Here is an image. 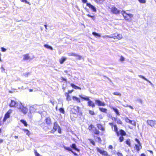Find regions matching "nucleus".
<instances>
[{
    "mask_svg": "<svg viewBox=\"0 0 156 156\" xmlns=\"http://www.w3.org/2000/svg\"><path fill=\"white\" fill-rule=\"evenodd\" d=\"M82 2L84 3H87V0H82Z\"/></svg>",
    "mask_w": 156,
    "mask_h": 156,
    "instance_id": "obj_54",
    "label": "nucleus"
},
{
    "mask_svg": "<svg viewBox=\"0 0 156 156\" xmlns=\"http://www.w3.org/2000/svg\"><path fill=\"white\" fill-rule=\"evenodd\" d=\"M21 2H25L26 3H28L27 0H20Z\"/></svg>",
    "mask_w": 156,
    "mask_h": 156,
    "instance_id": "obj_52",
    "label": "nucleus"
},
{
    "mask_svg": "<svg viewBox=\"0 0 156 156\" xmlns=\"http://www.w3.org/2000/svg\"><path fill=\"white\" fill-rule=\"evenodd\" d=\"M140 156H146V155L142 153L140 154Z\"/></svg>",
    "mask_w": 156,
    "mask_h": 156,
    "instance_id": "obj_57",
    "label": "nucleus"
},
{
    "mask_svg": "<svg viewBox=\"0 0 156 156\" xmlns=\"http://www.w3.org/2000/svg\"><path fill=\"white\" fill-rule=\"evenodd\" d=\"M66 58L65 57H62L59 60V62L60 63L62 64L66 61Z\"/></svg>",
    "mask_w": 156,
    "mask_h": 156,
    "instance_id": "obj_26",
    "label": "nucleus"
},
{
    "mask_svg": "<svg viewBox=\"0 0 156 156\" xmlns=\"http://www.w3.org/2000/svg\"><path fill=\"white\" fill-rule=\"evenodd\" d=\"M108 148L112 149L113 148L112 146V145H109L108 147Z\"/></svg>",
    "mask_w": 156,
    "mask_h": 156,
    "instance_id": "obj_50",
    "label": "nucleus"
},
{
    "mask_svg": "<svg viewBox=\"0 0 156 156\" xmlns=\"http://www.w3.org/2000/svg\"><path fill=\"white\" fill-rule=\"evenodd\" d=\"M139 2L142 4H145L146 2V0H138Z\"/></svg>",
    "mask_w": 156,
    "mask_h": 156,
    "instance_id": "obj_41",
    "label": "nucleus"
},
{
    "mask_svg": "<svg viewBox=\"0 0 156 156\" xmlns=\"http://www.w3.org/2000/svg\"><path fill=\"white\" fill-rule=\"evenodd\" d=\"M58 129V132L59 133H62V130H61V129L60 128V127H59L57 129Z\"/></svg>",
    "mask_w": 156,
    "mask_h": 156,
    "instance_id": "obj_47",
    "label": "nucleus"
},
{
    "mask_svg": "<svg viewBox=\"0 0 156 156\" xmlns=\"http://www.w3.org/2000/svg\"><path fill=\"white\" fill-rule=\"evenodd\" d=\"M96 126L99 129L102 131H105V128L102 124L100 123H98L97 124Z\"/></svg>",
    "mask_w": 156,
    "mask_h": 156,
    "instance_id": "obj_17",
    "label": "nucleus"
},
{
    "mask_svg": "<svg viewBox=\"0 0 156 156\" xmlns=\"http://www.w3.org/2000/svg\"><path fill=\"white\" fill-rule=\"evenodd\" d=\"M65 148L66 150L68 151H71V152L72 151V149L69 147H65Z\"/></svg>",
    "mask_w": 156,
    "mask_h": 156,
    "instance_id": "obj_43",
    "label": "nucleus"
},
{
    "mask_svg": "<svg viewBox=\"0 0 156 156\" xmlns=\"http://www.w3.org/2000/svg\"><path fill=\"white\" fill-rule=\"evenodd\" d=\"M112 120H113L114 121H117V119L115 117H113L112 118Z\"/></svg>",
    "mask_w": 156,
    "mask_h": 156,
    "instance_id": "obj_53",
    "label": "nucleus"
},
{
    "mask_svg": "<svg viewBox=\"0 0 156 156\" xmlns=\"http://www.w3.org/2000/svg\"><path fill=\"white\" fill-rule=\"evenodd\" d=\"M113 94L115 95L121 96V94L120 92H114L113 93Z\"/></svg>",
    "mask_w": 156,
    "mask_h": 156,
    "instance_id": "obj_38",
    "label": "nucleus"
},
{
    "mask_svg": "<svg viewBox=\"0 0 156 156\" xmlns=\"http://www.w3.org/2000/svg\"><path fill=\"white\" fill-rule=\"evenodd\" d=\"M60 127L57 122H54L53 128L50 131V133H54L56 131L58 128Z\"/></svg>",
    "mask_w": 156,
    "mask_h": 156,
    "instance_id": "obj_7",
    "label": "nucleus"
},
{
    "mask_svg": "<svg viewBox=\"0 0 156 156\" xmlns=\"http://www.w3.org/2000/svg\"><path fill=\"white\" fill-rule=\"evenodd\" d=\"M88 140L91 144L95 146V144L94 140L91 139H88Z\"/></svg>",
    "mask_w": 156,
    "mask_h": 156,
    "instance_id": "obj_37",
    "label": "nucleus"
},
{
    "mask_svg": "<svg viewBox=\"0 0 156 156\" xmlns=\"http://www.w3.org/2000/svg\"><path fill=\"white\" fill-rule=\"evenodd\" d=\"M80 97L83 100L86 101H88L87 105L88 106L92 108L95 107V104L92 101L90 100L89 97L87 96L84 97L81 95L80 96Z\"/></svg>",
    "mask_w": 156,
    "mask_h": 156,
    "instance_id": "obj_4",
    "label": "nucleus"
},
{
    "mask_svg": "<svg viewBox=\"0 0 156 156\" xmlns=\"http://www.w3.org/2000/svg\"><path fill=\"white\" fill-rule=\"evenodd\" d=\"M116 123L118 124L122 125L123 124L122 121L120 119L116 121Z\"/></svg>",
    "mask_w": 156,
    "mask_h": 156,
    "instance_id": "obj_39",
    "label": "nucleus"
},
{
    "mask_svg": "<svg viewBox=\"0 0 156 156\" xmlns=\"http://www.w3.org/2000/svg\"><path fill=\"white\" fill-rule=\"evenodd\" d=\"M122 14L124 19L127 21H131L133 17V15L132 14L127 13L125 11H122Z\"/></svg>",
    "mask_w": 156,
    "mask_h": 156,
    "instance_id": "obj_3",
    "label": "nucleus"
},
{
    "mask_svg": "<svg viewBox=\"0 0 156 156\" xmlns=\"http://www.w3.org/2000/svg\"><path fill=\"white\" fill-rule=\"evenodd\" d=\"M76 54H75V53H70L69 54V56H74V57H76Z\"/></svg>",
    "mask_w": 156,
    "mask_h": 156,
    "instance_id": "obj_44",
    "label": "nucleus"
},
{
    "mask_svg": "<svg viewBox=\"0 0 156 156\" xmlns=\"http://www.w3.org/2000/svg\"><path fill=\"white\" fill-rule=\"evenodd\" d=\"M72 98L74 101H76L79 103H80V99L79 98L75 96H73Z\"/></svg>",
    "mask_w": 156,
    "mask_h": 156,
    "instance_id": "obj_27",
    "label": "nucleus"
},
{
    "mask_svg": "<svg viewBox=\"0 0 156 156\" xmlns=\"http://www.w3.org/2000/svg\"><path fill=\"white\" fill-rule=\"evenodd\" d=\"M72 152L74 154V155H77V154H76V153L73 152V151H72Z\"/></svg>",
    "mask_w": 156,
    "mask_h": 156,
    "instance_id": "obj_60",
    "label": "nucleus"
},
{
    "mask_svg": "<svg viewBox=\"0 0 156 156\" xmlns=\"http://www.w3.org/2000/svg\"><path fill=\"white\" fill-rule=\"evenodd\" d=\"M29 91L30 92H32L33 91V90L30 89L29 90Z\"/></svg>",
    "mask_w": 156,
    "mask_h": 156,
    "instance_id": "obj_64",
    "label": "nucleus"
},
{
    "mask_svg": "<svg viewBox=\"0 0 156 156\" xmlns=\"http://www.w3.org/2000/svg\"><path fill=\"white\" fill-rule=\"evenodd\" d=\"M60 79L62 81H66V79L65 78H64L63 77H61L60 78Z\"/></svg>",
    "mask_w": 156,
    "mask_h": 156,
    "instance_id": "obj_45",
    "label": "nucleus"
},
{
    "mask_svg": "<svg viewBox=\"0 0 156 156\" xmlns=\"http://www.w3.org/2000/svg\"><path fill=\"white\" fill-rule=\"evenodd\" d=\"M88 129L95 135H98L100 134V132L92 124H90L88 126Z\"/></svg>",
    "mask_w": 156,
    "mask_h": 156,
    "instance_id": "obj_2",
    "label": "nucleus"
},
{
    "mask_svg": "<svg viewBox=\"0 0 156 156\" xmlns=\"http://www.w3.org/2000/svg\"><path fill=\"white\" fill-rule=\"evenodd\" d=\"M70 147L75 150V151L79 152L80 151V149L77 148L76 147V144H72V145H71Z\"/></svg>",
    "mask_w": 156,
    "mask_h": 156,
    "instance_id": "obj_19",
    "label": "nucleus"
},
{
    "mask_svg": "<svg viewBox=\"0 0 156 156\" xmlns=\"http://www.w3.org/2000/svg\"><path fill=\"white\" fill-rule=\"evenodd\" d=\"M44 46L47 49H50L51 50H52L53 49V48L51 46H49L47 44H44Z\"/></svg>",
    "mask_w": 156,
    "mask_h": 156,
    "instance_id": "obj_31",
    "label": "nucleus"
},
{
    "mask_svg": "<svg viewBox=\"0 0 156 156\" xmlns=\"http://www.w3.org/2000/svg\"><path fill=\"white\" fill-rule=\"evenodd\" d=\"M23 130L24 131V132H26V134L28 136H29L30 134V132L29 131L26 129H23Z\"/></svg>",
    "mask_w": 156,
    "mask_h": 156,
    "instance_id": "obj_33",
    "label": "nucleus"
},
{
    "mask_svg": "<svg viewBox=\"0 0 156 156\" xmlns=\"http://www.w3.org/2000/svg\"><path fill=\"white\" fill-rule=\"evenodd\" d=\"M87 16L91 18L93 20H94L95 19L96 17L94 15L91 16L89 14H87Z\"/></svg>",
    "mask_w": 156,
    "mask_h": 156,
    "instance_id": "obj_35",
    "label": "nucleus"
},
{
    "mask_svg": "<svg viewBox=\"0 0 156 156\" xmlns=\"http://www.w3.org/2000/svg\"><path fill=\"white\" fill-rule=\"evenodd\" d=\"M23 60H27L30 59V57L28 54L24 55H23Z\"/></svg>",
    "mask_w": 156,
    "mask_h": 156,
    "instance_id": "obj_20",
    "label": "nucleus"
},
{
    "mask_svg": "<svg viewBox=\"0 0 156 156\" xmlns=\"http://www.w3.org/2000/svg\"><path fill=\"white\" fill-rule=\"evenodd\" d=\"M92 34L94 35L95 36H97L98 37H100L101 36V35L100 34L96 32H93Z\"/></svg>",
    "mask_w": 156,
    "mask_h": 156,
    "instance_id": "obj_36",
    "label": "nucleus"
},
{
    "mask_svg": "<svg viewBox=\"0 0 156 156\" xmlns=\"http://www.w3.org/2000/svg\"><path fill=\"white\" fill-rule=\"evenodd\" d=\"M109 125L111 126V129L115 133L117 136L120 135L119 137V141L120 142H122L124 140L123 136L126 135V133L122 129H119V131L117 126L113 122H109Z\"/></svg>",
    "mask_w": 156,
    "mask_h": 156,
    "instance_id": "obj_1",
    "label": "nucleus"
},
{
    "mask_svg": "<svg viewBox=\"0 0 156 156\" xmlns=\"http://www.w3.org/2000/svg\"><path fill=\"white\" fill-rule=\"evenodd\" d=\"M129 107L130 108L132 109H134L133 108L132 106H131V105H129Z\"/></svg>",
    "mask_w": 156,
    "mask_h": 156,
    "instance_id": "obj_58",
    "label": "nucleus"
},
{
    "mask_svg": "<svg viewBox=\"0 0 156 156\" xmlns=\"http://www.w3.org/2000/svg\"><path fill=\"white\" fill-rule=\"evenodd\" d=\"M20 122L23 123L25 126H27V124L25 120L23 119H21Z\"/></svg>",
    "mask_w": 156,
    "mask_h": 156,
    "instance_id": "obj_32",
    "label": "nucleus"
},
{
    "mask_svg": "<svg viewBox=\"0 0 156 156\" xmlns=\"http://www.w3.org/2000/svg\"><path fill=\"white\" fill-rule=\"evenodd\" d=\"M96 149L98 152L102 155L106 156L108 154V152L106 151L101 150L98 147L96 148Z\"/></svg>",
    "mask_w": 156,
    "mask_h": 156,
    "instance_id": "obj_15",
    "label": "nucleus"
},
{
    "mask_svg": "<svg viewBox=\"0 0 156 156\" xmlns=\"http://www.w3.org/2000/svg\"><path fill=\"white\" fill-rule=\"evenodd\" d=\"M70 86L72 87L73 88L76 89H79L80 90H81V88L78 86H76V85H75L74 84L71 83L70 84Z\"/></svg>",
    "mask_w": 156,
    "mask_h": 156,
    "instance_id": "obj_23",
    "label": "nucleus"
},
{
    "mask_svg": "<svg viewBox=\"0 0 156 156\" xmlns=\"http://www.w3.org/2000/svg\"><path fill=\"white\" fill-rule=\"evenodd\" d=\"M18 108L20 112L24 115L26 114L28 111V108L24 106L22 103L20 104Z\"/></svg>",
    "mask_w": 156,
    "mask_h": 156,
    "instance_id": "obj_5",
    "label": "nucleus"
},
{
    "mask_svg": "<svg viewBox=\"0 0 156 156\" xmlns=\"http://www.w3.org/2000/svg\"><path fill=\"white\" fill-rule=\"evenodd\" d=\"M65 95L66 97V100L68 101H69L71 100V97L68 93H66L65 94Z\"/></svg>",
    "mask_w": 156,
    "mask_h": 156,
    "instance_id": "obj_25",
    "label": "nucleus"
},
{
    "mask_svg": "<svg viewBox=\"0 0 156 156\" xmlns=\"http://www.w3.org/2000/svg\"><path fill=\"white\" fill-rule=\"evenodd\" d=\"M11 111V110H9L5 114L3 119L4 122H5L6 119L9 117Z\"/></svg>",
    "mask_w": 156,
    "mask_h": 156,
    "instance_id": "obj_16",
    "label": "nucleus"
},
{
    "mask_svg": "<svg viewBox=\"0 0 156 156\" xmlns=\"http://www.w3.org/2000/svg\"><path fill=\"white\" fill-rule=\"evenodd\" d=\"M120 60L121 62H123L124 60V58L123 56H120Z\"/></svg>",
    "mask_w": 156,
    "mask_h": 156,
    "instance_id": "obj_46",
    "label": "nucleus"
},
{
    "mask_svg": "<svg viewBox=\"0 0 156 156\" xmlns=\"http://www.w3.org/2000/svg\"><path fill=\"white\" fill-rule=\"evenodd\" d=\"M138 76L140 77V78H141L144 79V80H145L146 81H147V82H149V83H151V82L149 80L145 78V77H144V76H142L141 75H138Z\"/></svg>",
    "mask_w": 156,
    "mask_h": 156,
    "instance_id": "obj_30",
    "label": "nucleus"
},
{
    "mask_svg": "<svg viewBox=\"0 0 156 156\" xmlns=\"http://www.w3.org/2000/svg\"><path fill=\"white\" fill-rule=\"evenodd\" d=\"M59 112L62 113L64 114L65 113V111L63 108H60L59 109Z\"/></svg>",
    "mask_w": 156,
    "mask_h": 156,
    "instance_id": "obj_40",
    "label": "nucleus"
},
{
    "mask_svg": "<svg viewBox=\"0 0 156 156\" xmlns=\"http://www.w3.org/2000/svg\"><path fill=\"white\" fill-rule=\"evenodd\" d=\"M105 0H94V2L97 4H102Z\"/></svg>",
    "mask_w": 156,
    "mask_h": 156,
    "instance_id": "obj_29",
    "label": "nucleus"
},
{
    "mask_svg": "<svg viewBox=\"0 0 156 156\" xmlns=\"http://www.w3.org/2000/svg\"><path fill=\"white\" fill-rule=\"evenodd\" d=\"M125 120L126 122L127 123H129L131 124H133V121L130 120L128 118L126 117L125 118Z\"/></svg>",
    "mask_w": 156,
    "mask_h": 156,
    "instance_id": "obj_28",
    "label": "nucleus"
},
{
    "mask_svg": "<svg viewBox=\"0 0 156 156\" xmlns=\"http://www.w3.org/2000/svg\"><path fill=\"white\" fill-rule=\"evenodd\" d=\"M1 69L2 70V72H4L5 71V69L4 67L2 66L1 67Z\"/></svg>",
    "mask_w": 156,
    "mask_h": 156,
    "instance_id": "obj_56",
    "label": "nucleus"
},
{
    "mask_svg": "<svg viewBox=\"0 0 156 156\" xmlns=\"http://www.w3.org/2000/svg\"><path fill=\"white\" fill-rule=\"evenodd\" d=\"M107 36L109 38H113L114 39L119 40L121 39L122 37V35L121 34H114L112 37H109L108 36Z\"/></svg>",
    "mask_w": 156,
    "mask_h": 156,
    "instance_id": "obj_8",
    "label": "nucleus"
},
{
    "mask_svg": "<svg viewBox=\"0 0 156 156\" xmlns=\"http://www.w3.org/2000/svg\"><path fill=\"white\" fill-rule=\"evenodd\" d=\"M75 57H76V59L77 60H80L82 58V57L81 56L77 54H76Z\"/></svg>",
    "mask_w": 156,
    "mask_h": 156,
    "instance_id": "obj_34",
    "label": "nucleus"
},
{
    "mask_svg": "<svg viewBox=\"0 0 156 156\" xmlns=\"http://www.w3.org/2000/svg\"><path fill=\"white\" fill-rule=\"evenodd\" d=\"M14 137L16 139H17V138H18V136H15Z\"/></svg>",
    "mask_w": 156,
    "mask_h": 156,
    "instance_id": "obj_63",
    "label": "nucleus"
},
{
    "mask_svg": "<svg viewBox=\"0 0 156 156\" xmlns=\"http://www.w3.org/2000/svg\"><path fill=\"white\" fill-rule=\"evenodd\" d=\"M17 102L16 101L11 100V102L9 104V106L10 107H14L16 106V105L17 104Z\"/></svg>",
    "mask_w": 156,
    "mask_h": 156,
    "instance_id": "obj_18",
    "label": "nucleus"
},
{
    "mask_svg": "<svg viewBox=\"0 0 156 156\" xmlns=\"http://www.w3.org/2000/svg\"><path fill=\"white\" fill-rule=\"evenodd\" d=\"M111 10L112 12L115 14H118L120 13V10L115 6L112 7Z\"/></svg>",
    "mask_w": 156,
    "mask_h": 156,
    "instance_id": "obj_11",
    "label": "nucleus"
},
{
    "mask_svg": "<svg viewBox=\"0 0 156 156\" xmlns=\"http://www.w3.org/2000/svg\"><path fill=\"white\" fill-rule=\"evenodd\" d=\"M1 49L2 51V52H5L6 51V49L3 47H2Z\"/></svg>",
    "mask_w": 156,
    "mask_h": 156,
    "instance_id": "obj_48",
    "label": "nucleus"
},
{
    "mask_svg": "<svg viewBox=\"0 0 156 156\" xmlns=\"http://www.w3.org/2000/svg\"><path fill=\"white\" fill-rule=\"evenodd\" d=\"M86 5L93 12H96L97 10L96 8L89 3H87Z\"/></svg>",
    "mask_w": 156,
    "mask_h": 156,
    "instance_id": "obj_13",
    "label": "nucleus"
},
{
    "mask_svg": "<svg viewBox=\"0 0 156 156\" xmlns=\"http://www.w3.org/2000/svg\"><path fill=\"white\" fill-rule=\"evenodd\" d=\"M89 114L91 115H95V113L93 111L89 110Z\"/></svg>",
    "mask_w": 156,
    "mask_h": 156,
    "instance_id": "obj_42",
    "label": "nucleus"
},
{
    "mask_svg": "<svg viewBox=\"0 0 156 156\" xmlns=\"http://www.w3.org/2000/svg\"><path fill=\"white\" fill-rule=\"evenodd\" d=\"M73 91V90H69L68 91V92H67V93H68V94H69L72 93Z\"/></svg>",
    "mask_w": 156,
    "mask_h": 156,
    "instance_id": "obj_51",
    "label": "nucleus"
},
{
    "mask_svg": "<svg viewBox=\"0 0 156 156\" xmlns=\"http://www.w3.org/2000/svg\"><path fill=\"white\" fill-rule=\"evenodd\" d=\"M111 109L113 110L114 111L117 115H120L119 112L116 108H114L112 107H111Z\"/></svg>",
    "mask_w": 156,
    "mask_h": 156,
    "instance_id": "obj_21",
    "label": "nucleus"
},
{
    "mask_svg": "<svg viewBox=\"0 0 156 156\" xmlns=\"http://www.w3.org/2000/svg\"><path fill=\"white\" fill-rule=\"evenodd\" d=\"M97 139L98 140L101 141V139L100 137H98Z\"/></svg>",
    "mask_w": 156,
    "mask_h": 156,
    "instance_id": "obj_61",
    "label": "nucleus"
},
{
    "mask_svg": "<svg viewBox=\"0 0 156 156\" xmlns=\"http://www.w3.org/2000/svg\"><path fill=\"white\" fill-rule=\"evenodd\" d=\"M46 124L48 125H51L52 124V121L50 117H46L44 120Z\"/></svg>",
    "mask_w": 156,
    "mask_h": 156,
    "instance_id": "obj_14",
    "label": "nucleus"
},
{
    "mask_svg": "<svg viewBox=\"0 0 156 156\" xmlns=\"http://www.w3.org/2000/svg\"><path fill=\"white\" fill-rule=\"evenodd\" d=\"M99 110L102 112L107 113V109L106 108L99 107Z\"/></svg>",
    "mask_w": 156,
    "mask_h": 156,
    "instance_id": "obj_22",
    "label": "nucleus"
},
{
    "mask_svg": "<svg viewBox=\"0 0 156 156\" xmlns=\"http://www.w3.org/2000/svg\"><path fill=\"white\" fill-rule=\"evenodd\" d=\"M95 103L98 106H105V103L102 102L99 99L95 100Z\"/></svg>",
    "mask_w": 156,
    "mask_h": 156,
    "instance_id": "obj_12",
    "label": "nucleus"
},
{
    "mask_svg": "<svg viewBox=\"0 0 156 156\" xmlns=\"http://www.w3.org/2000/svg\"><path fill=\"white\" fill-rule=\"evenodd\" d=\"M147 123L151 127H154L156 125V121L155 120L148 119L147 121Z\"/></svg>",
    "mask_w": 156,
    "mask_h": 156,
    "instance_id": "obj_9",
    "label": "nucleus"
},
{
    "mask_svg": "<svg viewBox=\"0 0 156 156\" xmlns=\"http://www.w3.org/2000/svg\"><path fill=\"white\" fill-rule=\"evenodd\" d=\"M80 108L78 106H74L72 110V114L76 115L80 112Z\"/></svg>",
    "mask_w": 156,
    "mask_h": 156,
    "instance_id": "obj_10",
    "label": "nucleus"
},
{
    "mask_svg": "<svg viewBox=\"0 0 156 156\" xmlns=\"http://www.w3.org/2000/svg\"><path fill=\"white\" fill-rule=\"evenodd\" d=\"M44 26L45 28H46V29H47V25L46 24H45L44 25Z\"/></svg>",
    "mask_w": 156,
    "mask_h": 156,
    "instance_id": "obj_62",
    "label": "nucleus"
},
{
    "mask_svg": "<svg viewBox=\"0 0 156 156\" xmlns=\"http://www.w3.org/2000/svg\"><path fill=\"white\" fill-rule=\"evenodd\" d=\"M125 143L127 144L129 147H131V141L129 139H127L125 141Z\"/></svg>",
    "mask_w": 156,
    "mask_h": 156,
    "instance_id": "obj_24",
    "label": "nucleus"
},
{
    "mask_svg": "<svg viewBox=\"0 0 156 156\" xmlns=\"http://www.w3.org/2000/svg\"><path fill=\"white\" fill-rule=\"evenodd\" d=\"M135 140L137 143V144H135L134 148L136 151L138 152L140 149L142 148L141 144L138 139L136 138L135 139Z\"/></svg>",
    "mask_w": 156,
    "mask_h": 156,
    "instance_id": "obj_6",
    "label": "nucleus"
},
{
    "mask_svg": "<svg viewBox=\"0 0 156 156\" xmlns=\"http://www.w3.org/2000/svg\"><path fill=\"white\" fill-rule=\"evenodd\" d=\"M117 156H123L122 154L120 152H117Z\"/></svg>",
    "mask_w": 156,
    "mask_h": 156,
    "instance_id": "obj_49",
    "label": "nucleus"
},
{
    "mask_svg": "<svg viewBox=\"0 0 156 156\" xmlns=\"http://www.w3.org/2000/svg\"><path fill=\"white\" fill-rule=\"evenodd\" d=\"M3 142V140L0 139V144L2 143Z\"/></svg>",
    "mask_w": 156,
    "mask_h": 156,
    "instance_id": "obj_59",
    "label": "nucleus"
},
{
    "mask_svg": "<svg viewBox=\"0 0 156 156\" xmlns=\"http://www.w3.org/2000/svg\"><path fill=\"white\" fill-rule=\"evenodd\" d=\"M148 151L149 152H150V153L151 154H153V152L152 151H151V150H148Z\"/></svg>",
    "mask_w": 156,
    "mask_h": 156,
    "instance_id": "obj_55",
    "label": "nucleus"
}]
</instances>
